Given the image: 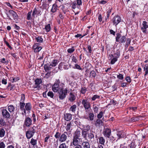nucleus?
Returning a JSON list of instances; mask_svg holds the SVG:
<instances>
[{"mask_svg": "<svg viewBox=\"0 0 148 148\" xmlns=\"http://www.w3.org/2000/svg\"><path fill=\"white\" fill-rule=\"evenodd\" d=\"M36 40L37 42H42L43 40V39L41 36H38V37H36Z\"/></svg>", "mask_w": 148, "mask_h": 148, "instance_id": "nucleus-39", "label": "nucleus"}, {"mask_svg": "<svg viewBox=\"0 0 148 148\" xmlns=\"http://www.w3.org/2000/svg\"><path fill=\"white\" fill-rule=\"evenodd\" d=\"M80 140L81 142H82V141L81 138H79L73 137L72 142L73 145L74 146L77 145H80L79 144H80Z\"/></svg>", "mask_w": 148, "mask_h": 148, "instance_id": "nucleus-12", "label": "nucleus"}, {"mask_svg": "<svg viewBox=\"0 0 148 148\" xmlns=\"http://www.w3.org/2000/svg\"><path fill=\"white\" fill-rule=\"evenodd\" d=\"M103 121L100 119H97L95 125L96 126H100L102 125L103 124Z\"/></svg>", "mask_w": 148, "mask_h": 148, "instance_id": "nucleus-26", "label": "nucleus"}, {"mask_svg": "<svg viewBox=\"0 0 148 148\" xmlns=\"http://www.w3.org/2000/svg\"><path fill=\"white\" fill-rule=\"evenodd\" d=\"M90 75L93 77H95L96 76L95 72L94 71H91L90 73Z\"/></svg>", "mask_w": 148, "mask_h": 148, "instance_id": "nucleus-58", "label": "nucleus"}, {"mask_svg": "<svg viewBox=\"0 0 148 148\" xmlns=\"http://www.w3.org/2000/svg\"><path fill=\"white\" fill-rule=\"evenodd\" d=\"M37 140L34 139L33 138H32L31 140L30 143L33 146L37 144Z\"/></svg>", "mask_w": 148, "mask_h": 148, "instance_id": "nucleus-41", "label": "nucleus"}, {"mask_svg": "<svg viewBox=\"0 0 148 148\" xmlns=\"http://www.w3.org/2000/svg\"><path fill=\"white\" fill-rule=\"evenodd\" d=\"M125 79L127 82L129 83V84L131 82V79L129 76L125 78Z\"/></svg>", "mask_w": 148, "mask_h": 148, "instance_id": "nucleus-63", "label": "nucleus"}, {"mask_svg": "<svg viewBox=\"0 0 148 148\" xmlns=\"http://www.w3.org/2000/svg\"><path fill=\"white\" fill-rule=\"evenodd\" d=\"M147 22L145 21H143L142 23L143 26L141 28L143 32L145 34L147 33L146 29L148 27V25H147Z\"/></svg>", "mask_w": 148, "mask_h": 148, "instance_id": "nucleus-15", "label": "nucleus"}, {"mask_svg": "<svg viewBox=\"0 0 148 148\" xmlns=\"http://www.w3.org/2000/svg\"><path fill=\"white\" fill-rule=\"evenodd\" d=\"M82 136L85 139H86L87 133V131L83 130L82 131Z\"/></svg>", "mask_w": 148, "mask_h": 148, "instance_id": "nucleus-44", "label": "nucleus"}, {"mask_svg": "<svg viewBox=\"0 0 148 148\" xmlns=\"http://www.w3.org/2000/svg\"><path fill=\"white\" fill-rule=\"evenodd\" d=\"M92 132H90L88 134V137L89 139H90L91 143H92V141H94L95 140L94 134Z\"/></svg>", "mask_w": 148, "mask_h": 148, "instance_id": "nucleus-19", "label": "nucleus"}, {"mask_svg": "<svg viewBox=\"0 0 148 148\" xmlns=\"http://www.w3.org/2000/svg\"><path fill=\"white\" fill-rule=\"evenodd\" d=\"M68 146H66L65 143H63L61 144L59 147V148H67Z\"/></svg>", "mask_w": 148, "mask_h": 148, "instance_id": "nucleus-48", "label": "nucleus"}, {"mask_svg": "<svg viewBox=\"0 0 148 148\" xmlns=\"http://www.w3.org/2000/svg\"><path fill=\"white\" fill-rule=\"evenodd\" d=\"M116 135L117 136V139L116 140V142H117L120 138H124L125 136V132L122 130L119 131L117 130Z\"/></svg>", "mask_w": 148, "mask_h": 148, "instance_id": "nucleus-4", "label": "nucleus"}, {"mask_svg": "<svg viewBox=\"0 0 148 148\" xmlns=\"http://www.w3.org/2000/svg\"><path fill=\"white\" fill-rule=\"evenodd\" d=\"M80 135V131L79 130H76L75 133V135L73 137L79 138Z\"/></svg>", "mask_w": 148, "mask_h": 148, "instance_id": "nucleus-35", "label": "nucleus"}, {"mask_svg": "<svg viewBox=\"0 0 148 148\" xmlns=\"http://www.w3.org/2000/svg\"><path fill=\"white\" fill-rule=\"evenodd\" d=\"M45 29L47 32H49L51 29V27L50 24H48L45 26Z\"/></svg>", "mask_w": 148, "mask_h": 148, "instance_id": "nucleus-32", "label": "nucleus"}, {"mask_svg": "<svg viewBox=\"0 0 148 148\" xmlns=\"http://www.w3.org/2000/svg\"><path fill=\"white\" fill-rule=\"evenodd\" d=\"M57 5L56 3L52 5V8L51 9V12L53 13L56 12L57 9Z\"/></svg>", "mask_w": 148, "mask_h": 148, "instance_id": "nucleus-27", "label": "nucleus"}, {"mask_svg": "<svg viewBox=\"0 0 148 148\" xmlns=\"http://www.w3.org/2000/svg\"><path fill=\"white\" fill-rule=\"evenodd\" d=\"M82 103L86 110V112H88L87 110L91 108L90 103L86 99H83L82 100Z\"/></svg>", "mask_w": 148, "mask_h": 148, "instance_id": "nucleus-3", "label": "nucleus"}, {"mask_svg": "<svg viewBox=\"0 0 148 148\" xmlns=\"http://www.w3.org/2000/svg\"><path fill=\"white\" fill-rule=\"evenodd\" d=\"M86 91V88L85 87H82L81 89L80 92L81 93L83 94H84Z\"/></svg>", "mask_w": 148, "mask_h": 148, "instance_id": "nucleus-53", "label": "nucleus"}, {"mask_svg": "<svg viewBox=\"0 0 148 148\" xmlns=\"http://www.w3.org/2000/svg\"><path fill=\"white\" fill-rule=\"evenodd\" d=\"M65 63L63 62H61L58 65V68L59 70H63V68L64 66Z\"/></svg>", "mask_w": 148, "mask_h": 148, "instance_id": "nucleus-37", "label": "nucleus"}, {"mask_svg": "<svg viewBox=\"0 0 148 148\" xmlns=\"http://www.w3.org/2000/svg\"><path fill=\"white\" fill-rule=\"evenodd\" d=\"M1 114L3 118L8 119L10 118V114L6 109H3L1 110Z\"/></svg>", "mask_w": 148, "mask_h": 148, "instance_id": "nucleus-5", "label": "nucleus"}, {"mask_svg": "<svg viewBox=\"0 0 148 148\" xmlns=\"http://www.w3.org/2000/svg\"><path fill=\"white\" fill-rule=\"evenodd\" d=\"M99 143L101 145H104L105 142V139L102 137H99Z\"/></svg>", "mask_w": 148, "mask_h": 148, "instance_id": "nucleus-36", "label": "nucleus"}, {"mask_svg": "<svg viewBox=\"0 0 148 148\" xmlns=\"http://www.w3.org/2000/svg\"><path fill=\"white\" fill-rule=\"evenodd\" d=\"M111 130L108 128H105L104 129L103 133L104 136L107 138H109L111 136Z\"/></svg>", "mask_w": 148, "mask_h": 148, "instance_id": "nucleus-7", "label": "nucleus"}, {"mask_svg": "<svg viewBox=\"0 0 148 148\" xmlns=\"http://www.w3.org/2000/svg\"><path fill=\"white\" fill-rule=\"evenodd\" d=\"M25 100V95L24 94L21 95L20 102H24Z\"/></svg>", "mask_w": 148, "mask_h": 148, "instance_id": "nucleus-59", "label": "nucleus"}, {"mask_svg": "<svg viewBox=\"0 0 148 148\" xmlns=\"http://www.w3.org/2000/svg\"><path fill=\"white\" fill-rule=\"evenodd\" d=\"M108 58L109 60H110V64H113L117 61L118 58L114 56L112 54H110L108 56Z\"/></svg>", "mask_w": 148, "mask_h": 148, "instance_id": "nucleus-11", "label": "nucleus"}, {"mask_svg": "<svg viewBox=\"0 0 148 148\" xmlns=\"http://www.w3.org/2000/svg\"><path fill=\"white\" fill-rule=\"evenodd\" d=\"M59 61L56 59L53 60L50 64V66L52 67H55L58 64Z\"/></svg>", "mask_w": 148, "mask_h": 148, "instance_id": "nucleus-23", "label": "nucleus"}, {"mask_svg": "<svg viewBox=\"0 0 148 148\" xmlns=\"http://www.w3.org/2000/svg\"><path fill=\"white\" fill-rule=\"evenodd\" d=\"M129 147L130 148H135L136 147V145L134 143L132 142L129 145Z\"/></svg>", "mask_w": 148, "mask_h": 148, "instance_id": "nucleus-55", "label": "nucleus"}, {"mask_svg": "<svg viewBox=\"0 0 148 148\" xmlns=\"http://www.w3.org/2000/svg\"><path fill=\"white\" fill-rule=\"evenodd\" d=\"M5 145L3 142H0V148H5Z\"/></svg>", "mask_w": 148, "mask_h": 148, "instance_id": "nucleus-64", "label": "nucleus"}, {"mask_svg": "<svg viewBox=\"0 0 148 148\" xmlns=\"http://www.w3.org/2000/svg\"><path fill=\"white\" fill-rule=\"evenodd\" d=\"M71 126V123H68L66 127V130L67 131H68L70 129Z\"/></svg>", "mask_w": 148, "mask_h": 148, "instance_id": "nucleus-54", "label": "nucleus"}, {"mask_svg": "<svg viewBox=\"0 0 148 148\" xmlns=\"http://www.w3.org/2000/svg\"><path fill=\"white\" fill-rule=\"evenodd\" d=\"M120 51L119 49L117 50L113 55L114 56L118 58L120 56Z\"/></svg>", "mask_w": 148, "mask_h": 148, "instance_id": "nucleus-34", "label": "nucleus"}, {"mask_svg": "<svg viewBox=\"0 0 148 148\" xmlns=\"http://www.w3.org/2000/svg\"><path fill=\"white\" fill-rule=\"evenodd\" d=\"M77 106L74 104L69 109V111H71L72 113H75L77 108Z\"/></svg>", "mask_w": 148, "mask_h": 148, "instance_id": "nucleus-25", "label": "nucleus"}, {"mask_svg": "<svg viewBox=\"0 0 148 148\" xmlns=\"http://www.w3.org/2000/svg\"><path fill=\"white\" fill-rule=\"evenodd\" d=\"M75 51V49L73 47L67 50V52L69 53H72Z\"/></svg>", "mask_w": 148, "mask_h": 148, "instance_id": "nucleus-51", "label": "nucleus"}, {"mask_svg": "<svg viewBox=\"0 0 148 148\" xmlns=\"http://www.w3.org/2000/svg\"><path fill=\"white\" fill-rule=\"evenodd\" d=\"M5 131L3 128L0 129V137H3L4 136Z\"/></svg>", "mask_w": 148, "mask_h": 148, "instance_id": "nucleus-31", "label": "nucleus"}, {"mask_svg": "<svg viewBox=\"0 0 148 148\" xmlns=\"http://www.w3.org/2000/svg\"><path fill=\"white\" fill-rule=\"evenodd\" d=\"M10 79L12 82H16L19 79V77H11Z\"/></svg>", "mask_w": 148, "mask_h": 148, "instance_id": "nucleus-33", "label": "nucleus"}, {"mask_svg": "<svg viewBox=\"0 0 148 148\" xmlns=\"http://www.w3.org/2000/svg\"><path fill=\"white\" fill-rule=\"evenodd\" d=\"M100 98V96L97 95H94L91 98V99L92 101H95L96 99H99Z\"/></svg>", "mask_w": 148, "mask_h": 148, "instance_id": "nucleus-38", "label": "nucleus"}, {"mask_svg": "<svg viewBox=\"0 0 148 148\" xmlns=\"http://www.w3.org/2000/svg\"><path fill=\"white\" fill-rule=\"evenodd\" d=\"M32 12L31 11L28 12L27 15V19L28 20H31L32 19Z\"/></svg>", "mask_w": 148, "mask_h": 148, "instance_id": "nucleus-46", "label": "nucleus"}, {"mask_svg": "<svg viewBox=\"0 0 148 148\" xmlns=\"http://www.w3.org/2000/svg\"><path fill=\"white\" fill-rule=\"evenodd\" d=\"M110 139V140H111L112 143H113L116 139L117 137H116L114 136H112L111 137H110L109 138Z\"/></svg>", "mask_w": 148, "mask_h": 148, "instance_id": "nucleus-61", "label": "nucleus"}, {"mask_svg": "<svg viewBox=\"0 0 148 148\" xmlns=\"http://www.w3.org/2000/svg\"><path fill=\"white\" fill-rule=\"evenodd\" d=\"M84 130L88 131L90 130V126L89 125H86L84 126Z\"/></svg>", "mask_w": 148, "mask_h": 148, "instance_id": "nucleus-56", "label": "nucleus"}, {"mask_svg": "<svg viewBox=\"0 0 148 148\" xmlns=\"http://www.w3.org/2000/svg\"><path fill=\"white\" fill-rule=\"evenodd\" d=\"M76 97L74 94L72 92H70L69 100L72 102L74 101Z\"/></svg>", "mask_w": 148, "mask_h": 148, "instance_id": "nucleus-20", "label": "nucleus"}, {"mask_svg": "<svg viewBox=\"0 0 148 148\" xmlns=\"http://www.w3.org/2000/svg\"><path fill=\"white\" fill-rule=\"evenodd\" d=\"M72 118V115L70 113H65L64 114V119L67 121H69L71 120Z\"/></svg>", "mask_w": 148, "mask_h": 148, "instance_id": "nucleus-16", "label": "nucleus"}, {"mask_svg": "<svg viewBox=\"0 0 148 148\" xmlns=\"http://www.w3.org/2000/svg\"><path fill=\"white\" fill-rule=\"evenodd\" d=\"M67 132H64V133L61 134L59 132H57L54 135L55 138L57 139L60 143L65 142L67 139Z\"/></svg>", "mask_w": 148, "mask_h": 148, "instance_id": "nucleus-2", "label": "nucleus"}, {"mask_svg": "<svg viewBox=\"0 0 148 148\" xmlns=\"http://www.w3.org/2000/svg\"><path fill=\"white\" fill-rule=\"evenodd\" d=\"M126 38L125 36H122L119 40V41L121 43L125 42L126 40Z\"/></svg>", "mask_w": 148, "mask_h": 148, "instance_id": "nucleus-43", "label": "nucleus"}, {"mask_svg": "<svg viewBox=\"0 0 148 148\" xmlns=\"http://www.w3.org/2000/svg\"><path fill=\"white\" fill-rule=\"evenodd\" d=\"M15 109V108L12 105H10L8 106V110L10 113L13 112L14 111Z\"/></svg>", "mask_w": 148, "mask_h": 148, "instance_id": "nucleus-24", "label": "nucleus"}, {"mask_svg": "<svg viewBox=\"0 0 148 148\" xmlns=\"http://www.w3.org/2000/svg\"><path fill=\"white\" fill-rule=\"evenodd\" d=\"M107 2L108 1L102 0L101 1H99V2H98V4L104 5L106 4V3H107Z\"/></svg>", "mask_w": 148, "mask_h": 148, "instance_id": "nucleus-57", "label": "nucleus"}, {"mask_svg": "<svg viewBox=\"0 0 148 148\" xmlns=\"http://www.w3.org/2000/svg\"><path fill=\"white\" fill-rule=\"evenodd\" d=\"M24 108L27 111H30L32 109V106L31 103H26Z\"/></svg>", "mask_w": 148, "mask_h": 148, "instance_id": "nucleus-21", "label": "nucleus"}, {"mask_svg": "<svg viewBox=\"0 0 148 148\" xmlns=\"http://www.w3.org/2000/svg\"><path fill=\"white\" fill-rule=\"evenodd\" d=\"M144 71H145V74L144 76H145L147 75L148 74V65L147 64H146L144 65L143 67Z\"/></svg>", "mask_w": 148, "mask_h": 148, "instance_id": "nucleus-28", "label": "nucleus"}, {"mask_svg": "<svg viewBox=\"0 0 148 148\" xmlns=\"http://www.w3.org/2000/svg\"><path fill=\"white\" fill-rule=\"evenodd\" d=\"M35 85L33 87L34 88H40V84L42 82V80L40 79H36L35 80Z\"/></svg>", "mask_w": 148, "mask_h": 148, "instance_id": "nucleus-13", "label": "nucleus"}, {"mask_svg": "<svg viewBox=\"0 0 148 148\" xmlns=\"http://www.w3.org/2000/svg\"><path fill=\"white\" fill-rule=\"evenodd\" d=\"M116 42H119V39L121 38V35L120 33H118L116 34Z\"/></svg>", "mask_w": 148, "mask_h": 148, "instance_id": "nucleus-47", "label": "nucleus"}, {"mask_svg": "<svg viewBox=\"0 0 148 148\" xmlns=\"http://www.w3.org/2000/svg\"><path fill=\"white\" fill-rule=\"evenodd\" d=\"M25 104L24 102H20L19 103L20 108L21 110L23 109Z\"/></svg>", "mask_w": 148, "mask_h": 148, "instance_id": "nucleus-45", "label": "nucleus"}, {"mask_svg": "<svg viewBox=\"0 0 148 148\" xmlns=\"http://www.w3.org/2000/svg\"><path fill=\"white\" fill-rule=\"evenodd\" d=\"M81 145L82 148H90L89 143L87 141L83 142Z\"/></svg>", "mask_w": 148, "mask_h": 148, "instance_id": "nucleus-18", "label": "nucleus"}, {"mask_svg": "<svg viewBox=\"0 0 148 148\" xmlns=\"http://www.w3.org/2000/svg\"><path fill=\"white\" fill-rule=\"evenodd\" d=\"M139 117V116H134L129 120V121L133 122L138 121L140 120Z\"/></svg>", "mask_w": 148, "mask_h": 148, "instance_id": "nucleus-22", "label": "nucleus"}, {"mask_svg": "<svg viewBox=\"0 0 148 148\" xmlns=\"http://www.w3.org/2000/svg\"><path fill=\"white\" fill-rule=\"evenodd\" d=\"M50 66H51L50 65L49 66L47 64H45L44 66V68L45 70L46 71H47L50 70L51 69V67H50Z\"/></svg>", "mask_w": 148, "mask_h": 148, "instance_id": "nucleus-42", "label": "nucleus"}, {"mask_svg": "<svg viewBox=\"0 0 148 148\" xmlns=\"http://www.w3.org/2000/svg\"><path fill=\"white\" fill-rule=\"evenodd\" d=\"M32 124V119L29 117H27L25 118L23 126L27 127H29Z\"/></svg>", "mask_w": 148, "mask_h": 148, "instance_id": "nucleus-6", "label": "nucleus"}, {"mask_svg": "<svg viewBox=\"0 0 148 148\" xmlns=\"http://www.w3.org/2000/svg\"><path fill=\"white\" fill-rule=\"evenodd\" d=\"M32 131L29 130L26 132V136L27 139H29L33 136L35 133V130L33 128H32Z\"/></svg>", "mask_w": 148, "mask_h": 148, "instance_id": "nucleus-10", "label": "nucleus"}, {"mask_svg": "<svg viewBox=\"0 0 148 148\" xmlns=\"http://www.w3.org/2000/svg\"><path fill=\"white\" fill-rule=\"evenodd\" d=\"M40 14V12L37 9L35 8L33 10V12L32 14V16L34 17H35V15L37 14V15H38Z\"/></svg>", "mask_w": 148, "mask_h": 148, "instance_id": "nucleus-30", "label": "nucleus"}, {"mask_svg": "<svg viewBox=\"0 0 148 148\" xmlns=\"http://www.w3.org/2000/svg\"><path fill=\"white\" fill-rule=\"evenodd\" d=\"M39 45H40L38 43H36L34 44L33 47V49L34 50V51H35V50L37 49V48Z\"/></svg>", "mask_w": 148, "mask_h": 148, "instance_id": "nucleus-60", "label": "nucleus"}, {"mask_svg": "<svg viewBox=\"0 0 148 148\" xmlns=\"http://www.w3.org/2000/svg\"><path fill=\"white\" fill-rule=\"evenodd\" d=\"M48 96L50 97L51 98H53L54 94L52 91L49 92L47 94Z\"/></svg>", "mask_w": 148, "mask_h": 148, "instance_id": "nucleus-49", "label": "nucleus"}, {"mask_svg": "<svg viewBox=\"0 0 148 148\" xmlns=\"http://www.w3.org/2000/svg\"><path fill=\"white\" fill-rule=\"evenodd\" d=\"M4 118L1 117L0 118V124L3 126H4L6 124V122H5Z\"/></svg>", "mask_w": 148, "mask_h": 148, "instance_id": "nucleus-29", "label": "nucleus"}, {"mask_svg": "<svg viewBox=\"0 0 148 148\" xmlns=\"http://www.w3.org/2000/svg\"><path fill=\"white\" fill-rule=\"evenodd\" d=\"M9 14L12 16L14 19L17 20L18 18V16L17 14L14 11L12 10H10L8 11Z\"/></svg>", "mask_w": 148, "mask_h": 148, "instance_id": "nucleus-14", "label": "nucleus"}, {"mask_svg": "<svg viewBox=\"0 0 148 148\" xmlns=\"http://www.w3.org/2000/svg\"><path fill=\"white\" fill-rule=\"evenodd\" d=\"M65 84L60 81L59 79H56L54 84L52 86V89L54 92H58L59 98L61 100L64 99L68 95L69 91L67 88H64Z\"/></svg>", "mask_w": 148, "mask_h": 148, "instance_id": "nucleus-1", "label": "nucleus"}, {"mask_svg": "<svg viewBox=\"0 0 148 148\" xmlns=\"http://www.w3.org/2000/svg\"><path fill=\"white\" fill-rule=\"evenodd\" d=\"M103 116V113L102 111H101L99 113L97 114V117L98 119H101Z\"/></svg>", "mask_w": 148, "mask_h": 148, "instance_id": "nucleus-50", "label": "nucleus"}, {"mask_svg": "<svg viewBox=\"0 0 148 148\" xmlns=\"http://www.w3.org/2000/svg\"><path fill=\"white\" fill-rule=\"evenodd\" d=\"M117 77L120 80H123L124 78L123 75L121 73H119L118 75H117Z\"/></svg>", "mask_w": 148, "mask_h": 148, "instance_id": "nucleus-52", "label": "nucleus"}, {"mask_svg": "<svg viewBox=\"0 0 148 148\" xmlns=\"http://www.w3.org/2000/svg\"><path fill=\"white\" fill-rule=\"evenodd\" d=\"M42 48L41 47H38L37 48V49L35 50V51H34V52L35 53H37L39 52L40 50L42 49Z\"/></svg>", "mask_w": 148, "mask_h": 148, "instance_id": "nucleus-62", "label": "nucleus"}, {"mask_svg": "<svg viewBox=\"0 0 148 148\" xmlns=\"http://www.w3.org/2000/svg\"><path fill=\"white\" fill-rule=\"evenodd\" d=\"M82 0H75L71 3L72 8L73 9H75L76 8L77 5L80 6L82 5Z\"/></svg>", "mask_w": 148, "mask_h": 148, "instance_id": "nucleus-9", "label": "nucleus"}, {"mask_svg": "<svg viewBox=\"0 0 148 148\" xmlns=\"http://www.w3.org/2000/svg\"><path fill=\"white\" fill-rule=\"evenodd\" d=\"M121 21V18L120 16L117 15L114 16L112 19V21L113 23V25L115 26H116Z\"/></svg>", "mask_w": 148, "mask_h": 148, "instance_id": "nucleus-8", "label": "nucleus"}, {"mask_svg": "<svg viewBox=\"0 0 148 148\" xmlns=\"http://www.w3.org/2000/svg\"><path fill=\"white\" fill-rule=\"evenodd\" d=\"M131 39L130 38H127V42L126 43V44H125V48H127L128 47L129 45L130 44V43H131Z\"/></svg>", "mask_w": 148, "mask_h": 148, "instance_id": "nucleus-40", "label": "nucleus"}, {"mask_svg": "<svg viewBox=\"0 0 148 148\" xmlns=\"http://www.w3.org/2000/svg\"><path fill=\"white\" fill-rule=\"evenodd\" d=\"M86 114H88L89 115L88 117H85V118L86 119H88V118L89 119V120L90 121H92L94 120V114L93 113V112L91 113H89L88 111V112H86Z\"/></svg>", "mask_w": 148, "mask_h": 148, "instance_id": "nucleus-17", "label": "nucleus"}]
</instances>
